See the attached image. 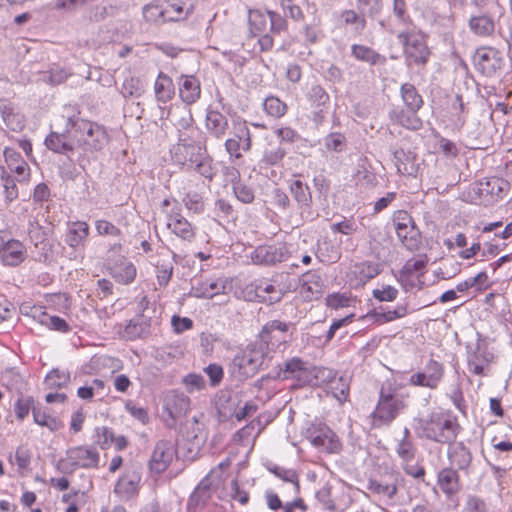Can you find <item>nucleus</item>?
<instances>
[{
    "mask_svg": "<svg viewBox=\"0 0 512 512\" xmlns=\"http://www.w3.org/2000/svg\"><path fill=\"white\" fill-rule=\"evenodd\" d=\"M263 108L268 115L274 118H280L287 112V105L275 96L265 98Z\"/></svg>",
    "mask_w": 512,
    "mask_h": 512,
    "instance_id": "13d9d810",
    "label": "nucleus"
},
{
    "mask_svg": "<svg viewBox=\"0 0 512 512\" xmlns=\"http://www.w3.org/2000/svg\"><path fill=\"white\" fill-rule=\"evenodd\" d=\"M226 281L223 279H209L199 282L192 288L193 295L197 298L211 299L214 296L225 293Z\"/></svg>",
    "mask_w": 512,
    "mask_h": 512,
    "instance_id": "473e14b6",
    "label": "nucleus"
},
{
    "mask_svg": "<svg viewBox=\"0 0 512 512\" xmlns=\"http://www.w3.org/2000/svg\"><path fill=\"white\" fill-rule=\"evenodd\" d=\"M381 271L379 263L362 261L350 266L347 277L350 284L356 288L363 287L369 280L376 277Z\"/></svg>",
    "mask_w": 512,
    "mask_h": 512,
    "instance_id": "6ab92c4d",
    "label": "nucleus"
},
{
    "mask_svg": "<svg viewBox=\"0 0 512 512\" xmlns=\"http://www.w3.org/2000/svg\"><path fill=\"white\" fill-rule=\"evenodd\" d=\"M306 370L305 362L299 357H293L284 364L285 378L297 377L299 378L301 373Z\"/></svg>",
    "mask_w": 512,
    "mask_h": 512,
    "instance_id": "0e129e2a",
    "label": "nucleus"
},
{
    "mask_svg": "<svg viewBox=\"0 0 512 512\" xmlns=\"http://www.w3.org/2000/svg\"><path fill=\"white\" fill-rule=\"evenodd\" d=\"M89 234V226L84 221L72 222L68 225L65 242L72 248H79Z\"/></svg>",
    "mask_w": 512,
    "mask_h": 512,
    "instance_id": "58836bf2",
    "label": "nucleus"
},
{
    "mask_svg": "<svg viewBox=\"0 0 512 512\" xmlns=\"http://www.w3.org/2000/svg\"><path fill=\"white\" fill-rule=\"evenodd\" d=\"M108 269L112 278L123 285L131 284L137 275L135 265L124 257L109 263Z\"/></svg>",
    "mask_w": 512,
    "mask_h": 512,
    "instance_id": "bb28decb",
    "label": "nucleus"
},
{
    "mask_svg": "<svg viewBox=\"0 0 512 512\" xmlns=\"http://www.w3.org/2000/svg\"><path fill=\"white\" fill-rule=\"evenodd\" d=\"M322 141L327 152L341 153L347 147L346 137L339 132L329 133Z\"/></svg>",
    "mask_w": 512,
    "mask_h": 512,
    "instance_id": "864d4df0",
    "label": "nucleus"
},
{
    "mask_svg": "<svg viewBox=\"0 0 512 512\" xmlns=\"http://www.w3.org/2000/svg\"><path fill=\"white\" fill-rule=\"evenodd\" d=\"M396 453L402 462H413L416 448L410 438H402L397 444Z\"/></svg>",
    "mask_w": 512,
    "mask_h": 512,
    "instance_id": "e2e57ef3",
    "label": "nucleus"
},
{
    "mask_svg": "<svg viewBox=\"0 0 512 512\" xmlns=\"http://www.w3.org/2000/svg\"><path fill=\"white\" fill-rule=\"evenodd\" d=\"M0 115L6 127L13 132H20L25 126L24 116L9 101H0Z\"/></svg>",
    "mask_w": 512,
    "mask_h": 512,
    "instance_id": "cd10ccee",
    "label": "nucleus"
},
{
    "mask_svg": "<svg viewBox=\"0 0 512 512\" xmlns=\"http://www.w3.org/2000/svg\"><path fill=\"white\" fill-rule=\"evenodd\" d=\"M389 117L392 121L406 129L418 130L422 127V121L416 111L395 108L389 112Z\"/></svg>",
    "mask_w": 512,
    "mask_h": 512,
    "instance_id": "4c0bfd02",
    "label": "nucleus"
},
{
    "mask_svg": "<svg viewBox=\"0 0 512 512\" xmlns=\"http://www.w3.org/2000/svg\"><path fill=\"white\" fill-rule=\"evenodd\" d=\"M445 374V366L443 363L430 358L422 371L413 373L409 378V384L416 387H425L429 389H437L442 382Z\"/></svg>",
    "mask_w": 512,
    "mask_h": 512,
    "instance_id": "f8f14e48",
    "label": "nucleus"
},
{
    "mask_svg": "<svg viewBox=\"0 0 512 512\" xmlns=\"http://www.w3.org/2000/svg\"><path fill=\"white\" fill-rule=\"evenodd\" d=\"M447 456L450 464L459 470L467 469L472 461L470 450L462 442L450 443Z\"/></svg>",
    "mask_w": 512,
    "mask_h": 512,
    "instance_id": "2f4dec72",
    "label": "nucleus"
},
{
    "mask_svg": "<svg viewBox=\"0 0 512 512\" xmlns=\"http://www.w3.org/2000/svg\"><path fill=\"white\" fill-rule=\"evenodd\" d=\"M473 63L477 71L491 77L503 66L502 53L493 47H480L473 56Z\"/></svg>",
    "mask_w": 512,
    "mask_h": 512,
    "instance_id": "dca6fc26",
    "label": "nucleus"
},
{
    "mask_svg": "<svg viewBox=\"0 0 512 512\" xmlns=\"http://www.w3.org/2000/svg\"><path fill=\"white\" fill-rule=\"evenodd\" d=\"M33 317L37 319L40 324L46 326L50 330L61 333H67L70 331L69 324L63 318L55 315H49L40 308H34Z\"/></svg>",
    "mask_w": 512,
    "mask_h": 512,
    "instance_id": "ea45409f",
    "label": "nucleus"
},
{
    "mask_svg": "<svg viewBox=\"0 0 512 512\" xmlns=\"http://www.w3.org/2000/svg\"><path fill=\"white\" fill-rule=\"evenodd\" d=\"M405 408V399L397 393L395 384L386 381L380 388L378 402L371 413L373 427L389 426Z\"/></svg>",
    "mask_w": 512,
    "mask_h": 512,
    "instance_id": "7ed1b4c3",
    "label": "nucleus"
},
{
    "mask_svg": "<svg viewBox=\"0 0 512 512\" xmlns=\"http://www.w3.org/2000/svg\"><path fill=\"white\" fill-rule=\"evenodd\" d=\"M45 146L54 153L67 155L71 160L72 155L77 150L75 142L67 133V122L65 121V129L63 132H50L45 138Z\"/></svg>",
    "mask_w": 512,
    "mask_h": 512,
    "instance_id": "5701e85b",
    "label": "nucleus"
},
{
    "mask_svg": "<svg viewBox=\"0 0 512 512\" xmlns=\"http://www.w3.org/2000/svg\"><path fill=\"white\" fill-rule=\"evenodd\" d=\"M437 485L447 498H452L460 489L458 472L453 468H443L437 476Z\"/></svg>",
    "mask_w": 512,
    "mask_h": 512,
    "instance_id": "c85d7f7f",
    "label": "nucleus"
},
{
    "mask_svg": "<svg viewBox=\"0 0 512 512\" xmlns=\"http://www.w3.org/2000/svg\"><path fill=\"white\" fill-rule=\"evenodd\" d=\"M190 407V399L183 393L172 390L166 393L164 397V412L171 420V424L177 419L186 415ZM170 425V423H168Z\"/></svg>",
    "mask_w": 512,
    "mask_h": 512,
    "instance_id": "4be33fe9",
    "label": "nucleus"
},
{
    "mask_svg": "<svg viewBox=\"0 0 512 512\" xmlns=\"http://www.w3.org/2000/svg\"><path fill=\"white\" fill-rule=\"evenodd\" d=\"M466 348L469 371L475 375H483L485 366L492 359V354L488 352L485 341L478 339L476 343L468 344Z\"/></svg>",
    "mask_w": 512,
    "mask_h": 512,
    "instance_id": "a211bd4d",
    "label": "nucleus"
},
{
    "mask_svg": "<svg viewBox=\"0 0 512 512\" xmlns=\"http://www.w3.org/2000/svg\"><path fill=\"white\" fill-rule=\"evenodd\" d=\"M70 382V373L58 368L52 369L45 377L44 383L48 389H61Z\"/></svg>",
    "mask_w": 512,
    "mask_h": 512,
    "instance_id": "09e8293b",
    "label": "nucleus"
},
{
    "mask_svg": "<svg viewBox=\"0 0 512 512\" xmlns=\"http://www.w3.org/2000/svg\"><path fill=\"white\" fill-rule=\"evenodd\" d=\"M162 210L166 214L167 228L183 241L192 242L195 238V228L182 215V208L175 199H164Z\"/></svg>",
    "mask_w": 512,
    "mask_h": 512,
    "instance_id": "6e6552de",
    "label": "nucleus"
},
{
    "mask_svg": "<svg viewBox=\"0 0 512 512\" xmlns=\"http://www.w3.org/2000/svg\"><path fill=\"white\" fill-rule=\"evenodd\" d=\"M269 472L274 474L279 479L283 480L284 482L290 483L293 487V490L298 493L299 492V477L297 472L294 469H288L282 466L278 465H269L268 467Z\"/></svg>",
    "mask_w": 512,
    "mask_h": 512,
    "instance_id": "8fccbe9b",
    "label": "nucleus"
},
{
    "mask_svg": "<svg viewBox=\"0 0 512 512\" xmlns=\"http://www.w3.org/2000/svg\"><path fill=\"white\" fill-rule=\"evenodd\" d=\"M288 330V324L279 320H272L267 322L259 334L260 341L258 344H263L264 351L284 352Z\"/></svg>",
    "mask_w": 512,
    "mask_h": 512,
    "instance_id": "9b49d317",
    "label": "nucleus"
},
{
    "mask_svg": "<svg viewBox=\"0 0 512 512\" xmlns=\"http://www.w3.org/2000/svg\"><path fill=\"white\" fill-rule=\"evenodd\" d=\"M289 190L299 208H309L312 202V195L307 184L299 179L290 181Z\"/></svg>",
    "mask_w": 512,
    "mask_h": 512,
    "instance_id": "79ce46f5",
    "label": "nucleus"
},
{
    "mask_svg": "<svg viewBox=\"0 0 512 512\" xmlns=\"http://www.w3.org/2000/svg\"><path fill=\"white\" fill-rule=\"evenodd\" d=\"M184 206L189 212L201 214L205 209L203 197L197 192H188L182 199Z\"/></svg>",
    "mask_w": 512,
    "mask_h": 512,
    "instance_id": "680f3d73",
    "label": "nucleus"
},
{
    "mask_svg": "<svg viewBox=\"0 0 512 512\" xmlns=\"http://www.w3.org/2000/svg\"><path fill=\"white\" fill-rule=\"evenodd\" d=\"M119 92L124 99H137L144 94L145 85L140 78L130 76L125 78Z\"/></svg>",
    "mask_w": 512,
    "mask_h": 512,
    "instance_id": "37998d69",
    "label": "nucleus"
},
{
    "mask_svg": "<svg viewBox=\"0 0 512 512\" xmlns=\"http://www.w3.org/2000/svg\"><path fill=\"white\" fill-rule=\"evenodd\" d=\"M418 434L428 440L438 443H450L457 436L458 424L450 413L436 411L426 418L417 420Z\"/></svg>",
    "mask_w": 512,
    "mask_h": 512,
    "instance_id": "f03ea898",
    "label": "nucleus"
},
{
    "mask_svg": "<svg viewBox=\"0 0 512 512\" xmlns=\"http://www.w3.org/2000/svg\"><path fill=\"white\" fill-rule=\"evenodd\" d=\"M288 250L284 244L259 246L251 253V260L257 265H273L287 259Z\"/></svg>",
    "mask_w": 512,
    "mask_h": 512,
    "instance_id": "aec40b11",
    "label": "nucleus"
},
{
    "mask_svg": "<svg viewBox=\"0 0 512 512\" xmlns=\"http://www.w3.org/2000/svg\"><path fill=\"white\" fill-rule=\"evenodd\" d=\"M205 126L208 133L217 138L222 139L229 128L227 117L217 110L207 109Z\"/></svg>",
    "mask_w": 512,
    "mask_h": 512,
    "instance_id": "7c9ffc66",
    "label": "nucleus"
},
{
    "mask_svg": "<svg viewBox=\"0 0 512 512\" xmlns=\"http://www.w3.org/2000/svg\"><path fill=\"white\" fill-rule=\"evenodd\" d=\"M255 296L259 302L274 304L283 297V291L280 285L269 280H260L255 284Z\"/></svg>",
    "mask_w": 512,
    "mask_h": 512,
    "instance_id": "c756f323",
    "label": "nucleus"
},
{
    "mask_svg": "<svg viewBox=\"0 0 512 512\" xmlns=\"http://www.w3.org/2000/svg\"><path fill=\"white\" fill-rule=\"evenodd\" d=\"M504 13V7L496 1L487 11L481 10L472 14L468 19V28L473 35L480 38L492 37L496 31L502 35V30L498 25Z\"/></svg>",
    "mask_w": 512,
    "mask_h": 512,
    "instance_id": "423d86ee",
    "label": "nucleus"
},
{
    "mask_svg": "<svg viewBox=\"0 0 512 512\" xmlns=\"http://www.w3.org/2000/svg\"><path fill=\"white\" fill-rule=\"evenodd\" d=\"M267 28V16L260 10L249 11V29L254 36L261 35Z\"/></svg>",
    "mask_w": 512,
    "mask_h": 512,
    "instance_id": "6e6d98bb",
    "label": "nucleus"
},
{
    "mask_svg": "<svg viewBox=\"0 0 512 512\" xmlns=\"http://www.w3.org/2000/svg\"><path fill=\"white\" fill-rule=\"evenodd\" d=\"M32 414L33 420L36 424L42 427H47L52 432L58 431L63 426L59 419L47 414L40 408H33Z\"/></svg>",
    "mask_w": 512,
    "mask_h": 512,
    "instance_id": "3c124183",
    "label": "nucleus"
},
{
    "mask_svg": "<svg viewBox=\"0 0 512 512\" xmlns=\"http://www.w3.org/2000/svg\"><path fill=\"white\" fill-rule=\"evenodd\" d=\"M191 170L203 177L209 183L213 181L218 172L217 167L213 163L212 157L207 152L198 160Z\"/></svg>",
    "mask_w": 512,
    "mask_h": 512,
    "instance_id": "a18cd8bd",
    "label": "nucleus"
},
{
    "mask_svg": "<svg viewBox=\"0 0 512 512\" xmlns=\"http://www.w3.org/2000/svg\"><path fill=\"white\" fill-rule=\"evenodd\" d=\"M403 46V55L407 67L424 66L430 57V49L422 32L415 29L401 31L397 34Z\"/></svg>",
    "mask_w": 512,
    "mask_h": 512,
    "instance_id": "20e7f679",
    "label": "nucleus"
},
{
    "mask_svg": "<svg viewBox=\"0 0 512 512\" xmlns=\"http://www.w3.org/2000/svg\"><path fill=\"white\" fill-rule=\"evenodd\" d=\"M403 482L401 474L393 469H385L383 473L371 477L367 482V490L380 500L392 502Z\"/></svg>",
    "mask_w": 512,
    "mask_h": 512,
    "instance_id": "1a4fd4ad",
    "label": "nucleus"
},
{
    "mask_svg": "<svg viewBox=\"0 0 512 512\" xmlns=\"http://www.w3.org/2000/svg\"><path fill=\"white\" fill-rule=\"evenodd\" d=\"M393 223L398 239L409 250H414L419 244V231L408 212L399 210L394 214Z\"/></svg>",
    "mask_w": 512,
    "mask_h": 512,
    "instance_id": "ddd939ff",
    "label": "nucleus"
},
{
    "mask_svg": "<svg viewBox=\"0 0 512 512\" xmlns=\"http://www.w3.org/2000/svg\"><path fill=\"white\" fill-rule=\"evenodd\" d=\"M251 132L246 124V121L234 123V132L232 139L242 144V150L247 152L251 149L252 139Z\"/></svg>",
    "mask_w": 512,
    "mask_h": 512,
    "instance_id": "603ef678",
    "label": "nucleus"
},
{
    "mask_svg": "<svg viewBox=\"0 0 512 512\" xmlns=\"http://www.w3.org/2000/svg\"><path fill=\"white\" fill-rule=\"evenodd\" d=\"M207 152L206 147L201 143L198 144H176L171 149V154L174 162L178 165L191 168L204 156Z\"/></svg>",
    "mask_w": 512,
    "mask_h": 512,
    "instance_id": "f3484780",
    "label": "nucleus"
},
{
    "mask_svg": "<svg viewBox=\"0 0 512 512\" xmlns=\"http://www.w3.org/2000/svg\"><path fill=\"white\" fill-rule=\"evenodd\" d=\"M424 275L399 272L398 281L405 291L420 290L424 286Z\"/></svg>",
    "mask_w": 512,
    "mask_h": 512,
    "instance_id": "bf43d9fd",
    "label": "nucleus"
},
{
    "mask_svg": "<svg viewBox=\"0 0 512 512\" xmlns=\"http://www.w3.org/2000/svg\"><path fill=\"white\" fill-rule=\"evenodd\" d=\"M215 492L208 476L204 477L191 493L187 502V512H200L212 500Z\"/></svg>",
    "mask_w": 512,
    "mask_h": 512,
    "instance_id": "412c9836",
    "label": "nucleus"
},
{
    "mask_svg": "<svg viewBox=\"0 0 512 512\" xmlns=\"http://www.w3.org/2000/svg\"><path fill=\"white\" fill-rule=\"evenodd\" d=\"M302 35L304 36V40L307 45L316 44L325 37L319 21H313L310 24H306L303 27Z\"/></svg>",
    "mask_w": 512,
    "mask_h": 512,
    "instance_id": "4d7b16f0",
    "label": "nucleus"
},
{
    "mask_svg": "<svg viewBox=\"0 0 512 512\" xmlns=\"http://www.w3.org/2000/svg\"><path fill=\"white\" fill-rule=\"evenodd\" d=\"M176 455L177 448L173 440L161 439L157 441L149 460V469L156 474L163 473Z\"/></svg>",
    "mask_w": 512,
    "mask_h": 512,
    "instance_id": "2eb2a0df",
    "label": "nucleus"
},
{
    "mask_svg": "<svg viewBox=\"0 0 512 512\" xmlns=\"http://www.w3.org/2000/svg\"><path fill=\"white\" fill-rule=\"evenodd\" d=\"M308 99L313 106L320 108L329 101V95L320 85H313L308 92Z\"/></svg>",
    "mask_w": 512,
    "mask_h": 512,
    "instance_id": "69168bd1",
    "label": "nucleus"
},
{
    "mask_svg": "<svg viewBox=\"0 0 512 512\" xmlns=\"http://www.w3.org/2000/svg\"><path fill=\"white\" fill-rule=\"evenodd\" d=\"M166 22H178L188 18L193 6L187 7L181 0H163Z\"/></svg>",
    "mask_w": 512,
    "mask_h": 512,
    "instance_id": "72a5a7b5",
    "label": "nucleus"
},
{
    "mask_svg": "<svg viewBox=\"0 0 512 512\" xmlns=\"http://www.w3.org/2000/svg\"><path fill=\"white\" fill-rule=\"evenodd\" d=\"M328 392L340 403H343L349 395V383L343 377L334 378L328 384Z\"/></svg>",
    "mask_w": 512,
    "mask_h": 512,
    "instance_id": "5fc2aeb1",
    "label": "nucleus"
},
{
    "mask_svg": "<svg viewBox=\"0 0 512 512\" xmlns=\"http://www.w3.org/2000/svg\"><path fill=\"white\" fill-rule=\"evenodd\" d=\"M155 98L160 103L171 101L175 95V85L170 76L159 72L154 83Z\"/></svg>",
    "mask_w": 512,
    "mask_h": 512,
    "instance_id": "e433bc0d",
    "label": "nucleus"
},
{
    "mask_svg": "<svg viewBox=\"0 0 512 512\" xmlns=\"http://www.w3.org/2000/svg\"><path fill=\"white\" fill-rule=\"evenodd\" d=\"M114 432L107 426L96 427L94 430V442L103 450H107L113 445Z\"/></svg>",
    "mask_w": 512,
    "mask_h": 512,
    "instance_id": "052dcab7",
    "label": "nucleus"
},
{
    "mask_svg": "<svg viewBox=\"0 0 512 512\" xmlns=\"http://www.w3.org/2000/svg\"><path fill=\"white\" fill-rule=\"evenodd\" d=\"M100 461V454L92 446H76L69 448L66 457L61 459L57 468L64 474L72 473L78 468H97Z\"/></svg>",
    "mask_w": 512,
    "mask_h": 512,
    "instance_id": "0eeeda50",
    "label": "nucleus"
},
{
    "mask_svg": "<svg viewBox=\"0 0 512 512\" xmlns=\"http://www.w3.org/2000/svg\"><path fill=\"white\" fill-rule=\"evenodd\" d=\"M27 258V249L20 240L0 232V262L4 266L16 267Z\"/></svg>",
    "mask_w": 512,
    "mask_h": 512,
    "instance_id": "4468645a",
    "label": "nucleus"
},
{
    "mask_svg": "<svg viewBox=\"0 0 512 512\" xmlns=\"http://www.w3.org/2000/svg\"><path fill=\"white\" fill-rule=\"evenodd\" d=\"M305 438L322 452L337 453L341 449L337 435L323 423H311L305 431Z\"/></svg>",
    "mask_w": 512,
    "mask_h": 512,
    "instance_id": "9d476101",
    "label": "nucleus"
},
{
    "mask_svg": "<svg viewBox=\"0 0 512 512\" xmlns=\"http://www.w3.org/2000/svg\"><path fill=\"white\" fill-rule=\"evenodd\" d=\"M178 90L180 99L188 105L197 102L201 96V84L194 75H181L178 78Z\"/></svg>",
    "mask_w": 512,
    "mask_h": 512,
    "instance_id": "a878e982",
    "label": "nucleus"
},
{
    "mask_svg": "<svg viewBox=\"0 0 512 512\" xmlns=\"http://www.w3.org/2000/svg\"><path fill=\"white\" fill-rule=\"evenodd\" d=\"M5 162L9 169V173L17 175L19 184H26L30 180V167L25 160L22 159L21 154L15 149L6 147L3 151Z\"/></svg>",
    "mask_w": 512,
    "mask_h": 512,
    "instance_id": "b1692460",
    "label": "nucleus"
},
{
    "mask_svg": "<svg viewBox=\"0 0 512 512\" xmlns=\"http://www.w3.org/2000/svg\"><path fill=\"white\" fill-rule=\"evenodd\" d=\"M233 193L235 197L244 204H250L254 201L255 194L252 187L237 182L233 184Z\"/></svg>",
    "mask_w": 512,
    "mask_h": 512,
    "instance_id": "774afa93",
    "label": "nucleus"
},
{
    "mask_svg": "<svg viewBox=\"0 0 512 512\" xmlns=\"http://www.w3.org/2000/svg\"><path fill=\"white\" fill-rule=\"evenodd\" d=\"M34 399L30 396L20 397L14 404V411L19 421H23L29 414L30 410L35 408Z\"/></svg>",
    "mask_w": 512,
    "mask_h": 512,
    "instance_id": "338daca9",
    "label": "nucleus"
},
{
    "mask_svg": "<svg viewBox=\"0 0 512 512\" xmlns=\"http://www.w3.org/2000/svg\"><path fill=\"white\" fill-rule=\"evenodd\" d=\"M17 183V175L7 172L2 167L0 175V185L3 187L5 198L8 202H12L19 196Z\"/></svg>",
    "mask_w": 512,
    "mask_h": 512,
    "instance_id": "de8ad7c7",
    "label": "nucleus"
},
{
    "mask_svg": "<svg viewBox=\"0 0 512 512\" xmlns=\"http://www.w3.org/2000/svg\"><path fill=\"white\" fill-rule=\"evenodd\" d=\"M142 14L149 23L157 25L166 23L163 0H156L143 6Z\"/></svg>",
    "mask_w": 512,
    "mask_h": 512,
    "instance_id": "49530a36",
    "label": "nucleus"
},
{
    "mask_svg": "<svg viewBox=\"0 0 512 512\" xmlns=\"http://www.w3.org/2000/svg\"><path fill=\"white\" fill-rule=\"evenodd\" d=\"M315 255L321 263H336L341 258L340 244L324 238L318 241Z\"/></svg>",
    "mask_w": 512,
    "mask_h": 512,
    "instance_id": "f704fd0d",
    "label": "nucleus"
},
{
    "mask_svg": "<svg viewBox=\"0 0 512 512\" xmlns=\"http://www.w3.org/2000/svg\"><path fill=\"white\" fill-rule=\"evenodd\" d=\"M271 356L264 351L263 344L251 343L238 352L232 361L233 372L240 379L253 377Z\"/></svg>",
    "mask_w": 512,
    "mask_h": 512,
    "instance_id": "39448f33",
    "label": "nucleus"
},
{
    "mask_svg": "<svg viewBox=\"0 0 512 512\" xmlns=\"http://www.w3.org/2000/svg\"><path fill=\"white\" fill-rule=\"evenodd\" d=\"M148 328L149 326L145 320L141 318H134L129 320L119 333L121 338L133 341L147 334Z\"/></svg>",
    "mask_w": 512,
    "mask_h": 512,
    "instance_id": "a19ab883",
    "label": "nucleus"
},
{
    "mask_svg": "<svg viewBox=\"0 0 512 512\" xmlns=\"http://www.w3.org/2000/svg\"><path fill=\"white\" fill-rule=\"evenodd\" d=\"M351 55L358 61L367 63L371 66L384 65L386 57L375 51L373 48L362 45L352 44Z\"/></svg>",
    "mask_w": 512,
    "mask_h": 512,
    "instance_id": "c9c22d12",
    "label": "nucleus"
},
{
    "mask_svg": "<svg viewBox=\"0 0 512 512\" xmlns=\"http://www.w3.org/2000/svg\"><path fill=\"white\" fill-rule=\"evenodd\" d=\"M62 119L67 122V133L80 150L75 162L82 168L88 162L87 155L101 150L108 143L106 130L99 124L80 117L77 106L63 107Z\"/></svg>",
    "mask_w": 512,
    "mask_h": 512,
    "instance_id": "f257e3e1",
    "label": "nucleus"
},
{
    "mask_svg": "<svg viewBox=\"0 0 512 512\" xmlns=\"http://www.w3.org/2000/svg\"><path fill=\"white\" fill-rule=\"evenodd\" d=\"M140 481L139 472L126 471L116 482L114 493L122 500H130L138 494Z\"/></svg>",
    "mask_w": 512,
    "mask_h": 512,
    "instance_id": "393cba45",
    "label": "nucleus"
},
{
    "mask_svg": "<svg viewBox=\"0 0 512 512\" xmlns=\"http://www.w3.org/2000/svg\"><path fill=\"white\" fill-rule=\"evenodd\" d=\"M400 91L402 100L407 109L418 112L423 105V99L415 86L411 83H404Z\"/></svg>",
    "mask_w": 512,
    "mask_h": 512,
    "instance_id": "c03bdc74",
    "label": "nucleus"
}]
</instances>
